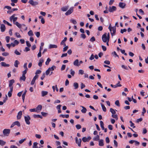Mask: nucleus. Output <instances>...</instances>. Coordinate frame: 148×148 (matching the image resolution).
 Listing matches in <instances>:
<instances>
[{
    "instance_id": "nucleus-52",
    "label": "nucleus",
    "mask_w": 148,
    "mask_h": 148,
    "mask_svg": "<svg viewBox=\"0 0 148 148\" xmlns=\"http://www.w3.org/2000/svg\"><path fill=\"white\" fill-rule=\"evenodd\" d=\"M44 45V43L43 42H41V46L40 47L39 50L41 51L43 49V46Z\"/></svg>"
},
{
    "instance_id": "nucleus-30",
    "label": "nucleus",
    "mask_w": 148,
    "mask_h": 148,
    "mask_svg": "<svg viewBox=\"0 0 148 148\" xmlns=\"http://www.w3.org/2000/svg\"><path fill=\"white\" fill-rule=\"evenodd\" d=\"M52 88L53 90V91H55V89L56 90V91L58 92V88L57 85H56L55 86H53L52 87Z\"/></svg>"
},
{
    "instance_id": "nucleus-2",
    "label": "nucleus",
    "mask_w": 148,
    "mask_h": 148,
    "mask_svg": "<svg viewBox=\"0 0 148 148\" xmlns=\"http://www.w3.org/2000/svg\"><path fill=\"white\" fill-rule=\"evenodd\" d=\"M109 29L111 32V34L112 36H113L115 34L116 32V27L115 26L112 27L111 26V25L109 26Z\"/></svg>"
},
{
    "instance_id": "nucleus-7",
    "label": "nucleus",
    "mask_w": 148,
    "mask_h": 148,
    "mask_svg": "<svg viewBox=\"0 0 148 148\" xmlns=\"http://www.w3.org/2000/svg\"><path fill=\"white\" fill-rule=\"evenodd\" d=\"M24 119L26 123L28 125H29L30 123L29 120L31 119L30 116L29 115L25 116Z\"/></svg>"
},
{
    "instance_id": "nucleus-4",
    "label": "nucleus",
    "mask_w": 148,
    "mask_h": 148,
    "mask_svg": "<svg viewBox=\"0 0 148 148\" xmlns=\"http://www.w3.org/2000/svg\"><path fill=\"white\" fill-rule=\"evenodd\" d=\"M10 132V130L9 129H4L3 131V133L5 136H8Z\"/></svg>"
},
{
    "instance_id": "nucleus-29",
    "label": "nucleus",
    "mask_w": 148,
    "mask_h": 148,
    "mask_svg": "<svg viewBox=\"0 0 148 148\" xmlns=\"http://www.w3.org/2000/svg\"><path fill=\"white\" fill-rule=\"evenodd\" d=\"M93 140L94 141H98L99 140V136L97 135L96 136L94 137L93 138Z\"/></svg>"
},
{
    "instance_id": "nucleus-37",
    "label": "nucleus",
    "mask_w": 148,
    "mask_h": 148,
    "mask_svg": "<svg viewBox=\"0 0 148 148\" xmlns=\"http://www.w3.org/2000/svg\"><path fill=\"white\" fill-rule=\"evenodd\" d=\"M70 21L72 23H73L74 24H76L77 23V22L74 19H71L70 20Z\"/></svg>"
},
{
    "instance_id": "nucleus-39",
    "label": "nucleus",
    "mask_w": 148,
    "mask_h": 148,
    "mask_svg": "<svg viewBox=\"0 0 148 148\" xmlns=\"http://www.w3.org/2000/svg\"><path fill=\"white\" fill-rule=\"evenodd\" d=\"M115 104L118 106H120V104L119 101L118 100H116L115 102Z\"/></svg>"
},
{
    "instance_id": "nucleus-49",
    "label": "nucleus",
    "mask_w": 148,
    "mask_h": 148,
    "mask_svg": "<svg viewBox=\"0 0 148 148\" xmlns=\"http://www.w3.org/2000/svg\"><path fill=\"white\" fill-rule=\"evenodd\" d=\"M68 48V46H65L63 48V52H64L66 51Z\"/></svg>"
},
{
    "instance_id": "nucleus-62",
    "label": "nucleus",
    "mask_w": 148,
    "mask_h": 148,
    "mask_svg": "<svg viewBox=\"0 0 148 148\" xmlns=\"http://www.w3.org/2000/svg\"><path fill=\"white\" fill-rule=\"evenodd\" d=\"M81 89H82L84 88L85 87V84H84L83 83H81Z\"/></svg>"
},
{
    "instance_id": "nucleus-61",
    "label": "nucleus",
    "mask_w": 148,
    "mask_h": 148,
    "mask_svg": "<svg viewBox=\"0 0 148 148\" xmlns=\"http://www.w3.org/2000/svg\"><path fill=\"white\" fill-rule=\"evenodd\" d=\"M95 38L94 36H92L90 39V41L92 42L95 41Z\"/></svg>"
},
{
    "instance_id": "nucleus-47",
    "label": "nucleus",
    "mask_w": 148,
    "mask_h": 148,
    "mask_svg": "<svg viewBox=\"0 0 148 148\" xmlns=\"http://www.w3.org/2000/svg\"><path fill=\"white\" fill-rule=\"evenodd\" d=\"M81 126L79 124H77L76 125V127L77 130H79L81 128Z\"/></svg>"
},
{
    "instance_id": "nucleus-60",
    "label": "nucleus",
    "mask_w": 148,
    "mask_h": 148,
    "mask_svg": "<svg viewBox=\"0 0 148 148\" xmlns=\"http://www.w3.org/2000/svg\"><path fill=\"white\" fill-rule=\"evenodd\" d=\"M27 63H25L23 66V67L25 69V70H27L28 69L27 67Z\"/></svg>"
},
{
    "instance_id": "nucleus-20",
    "label": "nucleus",
    "mask_w": 148,
    "mask_h": 148,
    "mask_svg": "<svg viewBox=\"0 0 148 148\" xmlns=\"http://www.w3.org/2000/svg\"><path fill=\"white\" fill-rule=\"evenodd\" d=\"M99 146H103L104 145L103 140V139L99 140Z\"/></svg>"
},
{
    "instance_id": "nucleus-16",
    "label": "nucleus",
    "mask_w": 148,
    "mask_h": 148,
    "mask_svg": "<svg viewBox=\"0 0 148 148\" xmlns=\"http://www.w3.org/2000/svg\"><path fill=\"white\" fill-rule=\"evenodd\" d=\"M0 29H1V32H4L5 29V25L3 24H1Z\"/></svg>"
},
{
    "instance_id": "nucleus-56",
    "label": "nucleus",
    "mask_w": 148,
    "mask_h": 148,
    "mask_svg": "<svg viewBox=\"0 0 148 148\" xmlns=\"http://www.w3.org/2000/svg\"><path fill=\"white\" fill-rule=\"evenodd\" d=\"M41 114L43 116H47V113L44 112H42Z\"/></svg>"
},
{
    "instance_id": "nucleus-50",
    "label": "nucleus",
    "mask_w": 148,
    "mask_h": 148,
    "mask_svg": "<svg viewBox=\"0 0 148 148\" xmlns=\"http://www.w3.org/2000/svg\"><path fill=\"white\" fill-rule=\"evenodd\" d=\"M14 53L17 55H21V53L19 52L17 50H16L14 52Z\"/></svg>"
},
{
    "instance_id": "nucleus-41",
    "label": "nucleus",
    "mask_w": 148,
    "mask_h": 148,
    "mask_svg": "<svg viewBox=\"0 0 148 148\" xmlns=\"http://www.w3.org/2000/svg\"><path fill=\"white\" fill-rule=\"evenodd\" d=\"M47 92L43 91L42 92V96H44L45 95H47Z\"/></svg>"
},
{
    "instance_id": "nucleus-35",
    "label": "nucleus",
    "mask_w": 148,
    "mask_h": 148,
    "mask_svg": "<svg viewBox=\"0 0 148 148\" xmlns=\"http://www.w3.org/2000/svg\"><path fill=\"white\" fill-rule=\"evenodd\" d=\"M19 64V62L17 60H16L14 64V66L15 67H18V64Z\"/></svg>"
},
{
    "instance_id": "nucleus-32",
    "label": "nucleus",
    "mask_w": 148,
    "mask_h": 148,
    "mask_svg": "<svg viewBox=\"0 0 148 148\" xmlns=\"http://www.w3.org/2000/svg\"><path fill=\"white\" fill-rule=\"evenodd\" d=\"M28 34L29 36H31L34 35V34L32 30L29 31L28 32Z\"/></svg>"
},
{
    "instance_id": "nucleus-11",
    "label": "nucleus",
    "mask_w": 148,
    "mask_h": 148,
    "mask_svg": "<svg viewBox=\"0 0 148 148\" xmlns=\"http://www.w3.org/2000/svg\"><path fill=\"white\" fill-rule=\"evenodd\" d=\"M91 139V137L89 136L88 138L85 137H83L82 138V141L84 142H88Z\"/></svg>"
},
{
    "instance_id": "nucleus-15",
    "label": "nucleus",
    "mask_w": 148,
    "mask_h": 148,
    "mask_svg": "<svg viewBox=\"0 0 148 148\" xmlns=\"http://www.w3.org/2000/svg\"><path fill=\"white\" fill-rule=\"evenodd\" d=\"M67 38L66 37H65L64 38V39L62 41H61V42L60 43V45H63L64 46H65L66 45L65 42L67 40Z\"/></svg>"
},
{
    "instance_id": "nucleus-28",
    "label": "nucleus",
    "mask_w": 148,
    "mask_h": 148,
    "mask_svg": "<svg viewBox=\"0 0 148 148\" xmlns=\"http://www.w3.org/2000/svg\"><path fill=\"white\" fill-rule=\"evenodd\" d=\"M100 126L102 130H103L104 129V124L103 122L102 121H100Z\"/></svg>"
},
{
    "instance_id": "nucleus-43",
    "label": "nucleus",
    "mask_w": 148,
    "mask_h": 148,
    "mask_svg": "<svg viewBox=\"0 0 148 148\" xmlns=\"http://www.w3.org/2000/svg\"><path fill=\"white\" fill-rule=\"evenodd\" d=\"M9 55V53L6 52H4L2 53V55L4 56H6Z\"/></svg>"
},
{
    "instance_id": "nucleus-34",
    "label": "nucleus",
    "mask_w": 148,
    "mask_h": 148,
    "mask_svg": "<svg viewBox=\"0 0 148 148\" xmlns=\"http://www.w3.org/2000/svg\"><path fill=\"white\" fill-rule=\"evenodd\" d=\"M34 117L35 118H39L40 119H42V116L39 115V114H37V115H34Z\"/></svg>"
},
{
    "instance_id": "nucleus-45",
    "label": "nucleus",
    "mask_w": 148,
    "mask_h": 148,
    "mask_svg": "<svg viewBox=\"0 0 148 148\" xmlns=\"http://www.w3.org/2000/svg\"><path fill=\"white\" fill-rule=\"evenodd\" d=\"M34 33L37 37L38 38L40 36V33L39 32H36Z\"/></svg>"
},
{
    "instance_id": "nucleus-58",
    "label": "nucleus",
    "mask_w": 148,
    "mask_h": 148,
    "mask_svg": "<svg viewBox=\"0 0 148 148\" xmlns=\"http://www.w3.org/2000/svg\"><path fill=\"white\" fill-rule=\"evenodd\" d=\"M121 67L122 68L124 69L125 70H128V68L126 66H125L124 65H122L121 66Z\"/></svg>"
},
{
    "instance_id": "nucleus-33",
    "label": "nucleus",
    "mask_w": 148,
    "mask_h": 148,
    "mask_svg": "<svg viewBox=\"0 0 148 148\" xmlns=\"http://www.w3.org/2000/svg\"><path fill=\"white\" fill-rule=\"evenodd\" d=\"M13 123H14V125H17L18 127H20L21 126V125H20V122L18 121H16L13 122Z\"/></svg>"
},
{
    "instance_id": "nucleus-48",
    "label": "nucleus",
    "mask_w": 148,
    "mask_h": 148,
    "mask_svg": "<svg viewBox=\"0 0 148 148\" xmlns=\"http://www.w3.org/2000/svg\"><path fill=\"white\" fill-rule=\"evenodd\" d=\"M84 73V71L82 69L79 71V74L81 75H83Z\"/></svg>"
},
{
    "instance_id": "nucleus-31",
    "label": "nucleus",
    "mask_w": 148,
    "mask_h": 148,
    "mask_svg": "<svg viewBox=\"0 0 148 148\" xmlns=\"http://www.w3.org/2000/svg\"><path fill=\"white\" fill-rule=\"evenodd\" d=\"M73 86L74 87L75 89H77L78 87V84L77 83L75 82L73 83Z\"/></svg>"
},
{
    "instance_id": "nucleus-9",
    "label": "nucleus",
    "mask_w": 148,
    "mask_h": 148,
    "mask_svg": "<svg viewBox=\"0 0 148 148\" xmlns=\"http://www.w3.org/2000/svg\"><path fill=\"white\" fill-rule=\"evenodd\" d=\"M73 11V8H71L65 13V15H69L71 14Z\"/></svg>"
},
{
    "instance_id": "nucleus-19",
    "label": "nucleus",
    "mask_w": 148,
    "mask_h": 148,
    "mask_svg": "<svg viewBox=\"0 0 148 148\" xmlns=\"http://www.w3.org/2000/svg\"><path fill=\"white\" fill-rule=\"evenodd\" d=\"M22 115V112H19L17 116V119H21Z\"/></svg>"
},
{
    "instance_id": "nucleus-26",
    "label": "nucleus",
    "mask_w": 148,
    "mask_h": 148,
    "mask_svg": "<svg viewBox=\"0 0 148 148\" xmlns=\"http://www.w3.org/2000/svg\"><path fill=\"white\" fill-rule=\"evenodd\" d=\"M18 10V9L17 8H13L10 11H7V13H9L10 14H11V13H12L13 11H16Z\"/></svg>"
},
{
    "instance_id": "nucleus-63",
    "label": "nucleus",
    "mask_w": 148,
    "mask_h": 148,
    "mask_svg": "<svg viewBox=\"0 0 148 148\" xmlns=\"http://www.w3.org/2000/svg\"><path fill=\"white\" fill-rule=\"evenodd\" d=\"M104 63L106 64L109 65L110 64V62L109 60H105L104 61Z\"/></svg>"
},
{
    "instance_id": "nucleus-24",
    "label": "nucleus",
    "mask_w": 148,
    "mask_h": 148,
    "mask_svg": "<svg viewBox=\"0 0 148 148\" xmlns=\"http://www.w3.org/2000/svg\"><path fill=\"white\" fill-rule=\"evenodd\" d=\"M60 116L62 117L63 118H67L69 117V115L68 114H67L66 115L61 114L60 115Z\"/></svg>"
},
{
    "instance_id": "nucleus-27",
    "label": "nucleus",
    "mask_w": 148,
    "mask_h": 148,
    "mask_svg": "<svg viewBox=\"0 0 148 148\" xmlns=\"http://www.w3.org/2000/svg\"><path fill=\"white\" fill-rule=\"evenodd\" d=\"M15 24L16 26H17L19 28H20L21 27V25L18 22H16L14 23Z\"/></svg>"
},
{
    "instance_id": "nucleus-23",
    "label": "nucleus",
    "mask_w": 148,
    "mask_h": 148,
    "mask_svg": "<svg viewBox=\"0 0 148 148\" xmlns=\"http://www.w3.org/2000/svg\"><path fill=\"white\" fill-rule=\"evenodd\" d=\"M1 64L2 66H10V65L8 64H6L5 62H1Z\"/></svg>"
},
{
    "instance_id": "nucleus-3",
    "label": "nucleus",
    "mask_w": 148,
    "mask_h": 148,
    "mask_svg": "<svg viewBox=\"0 0 148 148\" xmlns=\"http://www.w3.org/2000/svg\"><path fill=\"white\" fill-rule=\"evenodd\" d=\"M102 39L103 41L104 42H107L108 41H109L110 39L107 36L106 33H105L102 35Z\"/></svg>"
},
{
    "instance_id": "nucleus-6",
    "label": "nucleus",
    "mask_w": 148,
    "mask_h": 148,
    "mask_svg": "<svg viewBox=\"0 0 148 148\" xmlns=\"http://www.w3.org/2000/svg\"><path fill=\"white\" fill-rule=\"evenodd\" d=\"M42 108V106L41 105H38L36 108L31 109L29 111H37L41 110Z\"/></svg>"
},
{
    "instance_id": "nucleus-25",
    "label": "nucleus",
    "mask_w": 148,
    "mask_h": 148,
    "mask_svg": "<svg viewBox=\"0 0 148 148\" xmlns=\"http://www.w3.org/2000/svg\"><path fill=\"white\" fill-rule=\"evenodd\" d=\"M27 92V91L25 89V90L24 92L23 93V95H22V99L23 102H24V101L25 95H26Z\"/></svg>"
},
{
    "instance_id": "nucleus-53",
    "label": "nucleus",
    "mask_w": 148,
    "mask_h": 148,
    "mask_svg": "<svg viewBox=\"0 0 148 148\" xmlns=\"http://www.w3.org/2000/svg\"><path fill=\"white\" fill-rule=\"evenodd\" d=\"M15 35L17 38H20L21 37V36L20 34L17 32L15 33Z\"/></svg>"
},
{
    "instance_id": "nucleus-1",
    "label": "nucleus",
    "mask_w": 148,
    "mask_h": 148,
    "mask_svg": "<svg viewBox=\"0 0 148 148\" xmlns=\"http://www.w3.org/2000/svg\"><path fill=\"white\" fill-rule=\"evenodd\" d=\"M56 68V67L55 66L53 65L51 67H49L48 68V69L46 70L45 72L46 74L47 75H48L49 74L50 72L51 74L50 75H52L53 72L52 71H53Z\"/></svg>"
},
{
    "instance_id": "nucleus-14",
    "label": "nucleus",
    "mask_w": 148,
    "mask_h": 148,
    "mask_svg": "<svg viewBox=\"0 0 148 148\" xmlns=\"http://www.w3.org/2000/svg\"><path fill=\"white\" fill-rule=\"evenodd\" d=\"M69 8L68 6H63L61 8V10L63 12L66 11Z\"/></svg>"
},
{
    "instance_id": "nucleus-21",
    "label": "nucleus",
    "mask_w": 148,
    "mask_h": 148,
    "mask_svg": "<svg viewBox=\"0 0 148 148\" xmlns=\"http://www.w3.org/2000/svg\"><path fill=\"white\" fill-rule=\"evenodd\" d=\"M9 86L11 87V86H12V84L14 82V80L13 79L10 80L9 81Z\"/></svg>"
},
{
    "instance_id": "nucleus-12",
    "label": "nucleus",
    "mask_w": 148,
    "mask_h": 148,
    "mask_svg": "<svg viewBox=\"0 0 148 148\" xmlns=\"http://www.w3.org/2000/svg\"><path fill=\"white\" fill-rule=\"evenodd\" d=\"M116 8L115 6H110L109 8V11L111 12H113L114 11H115L116 10Z\"/></svg>"
},
{
    "instance_id": "nucleus-51",
    "label": "nucleus",
    "mask_w": 148,
    "mask_h": 148,
    "mask_svg": "<svg viewBox=\"0 0 148 148\" xmlns=\"http://www.w3.org/2000/svg\"><path fill=\"white\" fill-rule=\"evenodd\" d=\"M101 106L103 111H106V109L104 105L102 104H101Z\"/></svg>"
},
{
    "instance_id": "nucleus-17",
    "label": "nucleus",
    "mask_w": 148,
    "mask_h": 148,
    "mask_svg": "<svg viewBox=\"0 0 148 148\" xmlns=\"http://www.w3.org/2000/svg\"><path fill=\"white\" fill-rule=\"evenodd\" d=\"M119 5L120 8H125L126 4L125 3L122 2H120L119 3Z\"/></svg>"
},
{
    "instance_id": "nucleus-54",
    "label": "nucleus",
    "mask_w": 148,
    "mask_h": 148,
    "mask_svg": "<svg viewBox=\"0 0 148 148\" xmlns=\"http://www.w3.org/2000/svg\"><path fill=\"white\" fill-rule=\"evenodd\" d=\"M38 144V143L37 142H34V143L33 145V146L32 148H34L37 146V145Z\"/></svg>"
},
{
    "instance_id": "nucleus-57",
    "label": "nucleus",
    "mask_w": 148,
    "mask_h": 148,
    "mask_svg": "<svg viewBox=\"0 0 148 148\" xmlns=\"http://www.w3.org/2000/svg\"><path fill=\"white\" fill-rule=\"evenodd\" d=\"M26 140V138H24V139H21L19 141V143L20 144L22 143L25 140Z\"/></svg>"
},
{
    "instance_id": "nucleus-44",
    "label": "nucleus",
    "mask_w": 148,
    "mask_h": 148,
    "mask_svg": "<svg viewBox=\"0 0 148 148\" xmlns=\"http://www.w3.org/2000/svg\"><path fill=\"white\" fill-rule=\"evenodd\" d=\"M130 123L131 124L130 126L131 127H132L133 128L135 127V126H134V124L131 121H130Z\"/></svg>"
},
{
    "instance_id": "nucleus-36",
    "label": "nucleus",
    "mask_w": 148,
    "mask_h": 148,
    "mask_svg": "<svg viewBox=\"0 0 148 148\" xmlns=\"http://www.w3.org/2000/svg\"><path fill=\"white\" fill-rule=\"evenodd\" d=\"M6 143V142L3 141V140H0V145L1 146H3Z\"/></svg>"
},
{
    "instance_id": "nucleus-55",
    "label": "nucleus",
    "mask_w": 148,
    "mask_h": 148,
    "mask_svg": "<svg viewBox=\"0 0 148 148\" xmlns=\"http://www.w3.org/2000/svg\"><path fill=\"white\" fill-rule=\"evenodd\" d=\"M6 42L7 43H8L9 42V40L10 39V37L9 36H7L6 37Z\"/></svg>"
},
{
    "instance_id": "nucleus-18",
    "label": "nucleus",
    "mask_w": 148,
    "mask_h": 148,
    "mask_svg": "<svg viewBox=\"0 0 148 148\" xmlns=\"http://www.w3.org/2000/svg\"><path fill=\"white\" fill-rule=\"evenodd\" d=\"M73 64L74 65L78 66H79V60L78 59H76L73 62Z\"/></svg>"
},
{
    "instance_id": "nucleus-22",
    "label": "nucleus",
    "mask_w": 148,
    "mask_h": 148,
    "mask_svg": "<svg viewBox=\"0 0 148 148\" xmlns=\"http://www.w3.org/2000/svg\"><path fill=\"white\" fill-rule=\"evenodd\" d=\"M57 46L55 45L50 44L49 46V49H51L53 48H57Z\"/></svg>"
},
{
    "instance_id": "nucleus-59",
    "label": "nucleus",
    "mask_w": 148,
    "mask_h": 148,
    "mask_svg": "<svg viewBox=\"0 0 148 148\" xmlns=\"http://www.w3.org/2000/svg\"><path fill=\"white\" fill-rule=\"evenodd\" d=\"M70 71H71V74L73 76L74 75V74H75V71L73 70L72 69H71L70 70Z\"/></svg>"
},
{
    "instance_id": "nucleus-8",
    "label": "nucleus",
    "mask_w": 148,
    "mask_h": 148,
    "mask_svg": "<svg viewBox=\"0 0 148 148\" xmlns=\"http://www.w3.org/2000/svg\"><path fill=\"white\" fill-rule=\"evenodd\" d=\"M29 3L33 6H35L37 5L38 3L37 1H34L33 0H29Z\"/></svg>"
},
{
    "instance_id": "nucleus-42",
    "label": "nucleus",
    "mask_w": 148,
    "mask_h": 148,
    "mask_svg": "<svg viewBox=\"0 0 148 148\" xmlns=\"http://www.w3.org/2000/svg\"><path fill=\"white\" fill-rule=\"evenodd\" d=\"M26 79V77L25 75H22V76L20 78V79L21 80H23L24 81H25Z\"/></svg>"
},
{
    "instance_id": "nucleus-10",
    "label": "nucleus",
    "mask_w": 148,
    "mask_h": 148,
    "mask_svg": "<svg viewBox=\"0 0 148 148\" xmlns=\"http://www.w3.org/2000/svg\"><path fill=\"white\" fill-rule=\"evenodd\" d=\"M75 142L77 144L78 146H81V144L82 142V140L81 139L79 138V139H78L76 137Z\"/></svg>"
},
{
    "instance_id": "nucleus-40",
    "label": "nucleus",
    "mask_w": 148,
    "mask_h": 148,
    "mask_svg": "<svg viewBox=\"0 0 148 148\" xmlns=\"http://www.w3.org/2000/svg\"><path fill=\"white\" fill-rule=\"evenodd\" d=\"M51 61V59L48 58L47 59V61L45 62V64L46 65H48L49 64V62Z\"/></svg>"
},
{
    "instance_id": "nucleus-38",
    "label": "nucleus",
    "mask_w": 148,
    "mask_h": 148,
    "mask_svg": "<svg viewBox=\"0 0 148 148\" xmlns=\"http://www.w3.org/2000/svg\"><path fill=\"white\" fill-rule=\"evenodd\" d=\"M3 21L4 23L5 24H7L8 25L10 26H12V25L11 24L9 23V22H8V21H6L5 20H3Z\"/></svg>"
},
{
    "instance_id": "nucleus-5",
    "label": "nucleus",
    "mask_w": 148,
    "mask_h": 148,
    "mask_svg": "<svg viewBox=\"0 0 148 148\" xmlns=\"http://www.w3.org/2000/svg\"><path fill=\"white\" fill-rule=\"evenodd\" d=\"M16 15L15 14H14L11 16L9 18L10 20L11 21H12L13 20L14 23L16 22L15 21L17 19V17H15Z\"/></svg>"
},
{
    "instance_id": "nucleus-46",
    "label": "nucleus",
    "mask_w": 148,
    "mask_h": 148,
    "mask_svg": "<svg viewBox=\"0 0 148 148\" xmlns=\"http://www.w3.org/2000/svg\"><path fill=\"white\" fill-rule=\"evenodd\" d=\"M143 120V119L142 118H140L139 119H137L136 121V123H138L139 122H141Z\"/></svg>"
},
{
    "instance_id": "nucleus-64",
    "label": "nucleus",
    "mask_w": 148,
    "mask_h": 148,
    "mask_svg": "<svg viewBox=\"0 0 148 148\" xmlns=\"http://www.w3.org/2000/svg\"><path fill=\"white\" fill-rule=\"evenodd\" d=\"M94 55L93 54H92L90 57V58H89V59L90 60H93V59H94Z\"/></svg>"
},
{
    "instance_id": "nucleus-13",
    "label": "nucleus",
    "mask_w": 148,
    "mask_h": 148,
    "mask_svg": "<svg viewBox=\"0 0 148 148\" xmlns=\"http://www.w3.org/2000/svg\"><path fill=\"white\" fill-rule=\"evenodd\" d=\"M112 114V116L116 120H117L118 119L117 115L116 114V112H111Z\"/></svg>"
}]
</instances>
